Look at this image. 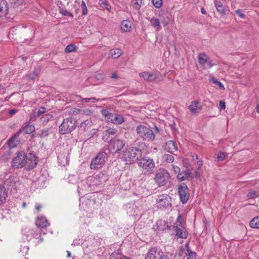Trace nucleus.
<instances>
[{
  "label": "nucleus",
  "instance_id": "nucleus-16",
  "mask_svg": "<svg viewBox=\"0 0 259 259\" xmlns=\"http://www.w3.org/2000/svg\"><path fill=\"white\" fill-rule=\"evenodd\" d=\"M107 121L114 124H121L123 122L124 118L120 114L111 113L108 114Z\"/></svg>",
  "mask_w": 259,
  "mask_h": 259
},
{
  "label": "nucleus",
  "instance_id": "nucleus-3",
  "mask_svg": "<svg viewBox=\"0 0 259 259\" xmlns=\"http://www.w3.org/2000/svg\"><path fill=\"white\" fill-rule=\"evenodd\" d=\"M138 136L144 141H152L155 139V134L153 131L147 126L139 124L136 127Z\"/></svg>",
  "mask_w": 259,
  "mask_h": 259
},
{
  "label": "nucleus",
  "instance_id": "nucleus-17",
  "mask_svg": "<svg viewBox=\"0 0 259 259\" xmlns=\"http://www.w3.org/2000/svg\"><path fill=\"white\" fill-rule=\"evenodd\" d=\"M117 133V131L115 128H109L103 132L102 139L105 142H109L112 139L111 137L115 136Z\"/></svg>",
  "mask_w": 259,
  "mask_h": 259
},
{
  "label": "nucleus",
  "instance_id": "nucleus-4",
  "mask_svg": "<svg viewBox=\"0 0 259 259\" xmlns=\"http://www.w3.org/2000/svg\"><path fill=\"white\" fill-rule=\"evenodd\" d=\"M170 179V175L165 169L160 168L155 173L154 180L159 186H162L167 184Z\"/></svg>",
  "mask_w": 259,
  "mask_h": 259
},
{
  "label": "nucleus",
  "instance_id": "nucleus-32",
  "mask_svg": "<svg viewBox=\"0 0 259 259\" xmlns=\"http://www.w3.org/2000/svg\"><path fill=\"white\" fill-rule=\"evenodd\" d=\"M159 72L151 73L148 72V75L146 80L148 81H153L159 77Z\"/></svg>",
  "mask_w": 259,
  "mask_h": 259
},
{
  "label": "nucleus",
  "instance_id": "nucleus-18",
  "mask_svg": "<svg viewBox=\"0 0 259 259\" xmlns=\"http://www.w3.org/2000/svg\"><path fill=\"white\" fill-rule=\"evenodd\" d=\"M191 166L188 167L186 166V169L185 171L179 173L177 175V178L181 181H184L185 180H188L189 179H192V177L191 176V171H192Z\"/></svg>",
  "mask_w": 259,
  "mask_h": 259
},
{
  "label": "nucleus",
  "instance_id": "nucleus-13",
  "mask_svg": "<svg viewBox=\"0 0 259 259\" xmlns=\"http://www.w3.org/2000/svg\"><path fill=\"white\" fill-rule=\"evenodd\" d=\"M173 230L175 232V238L177 239H178L179 238H187L188 234V232L185 228L182 227V226H174L173 227Z\"/></svg>",
  "mask_w": 259,
  "mask_h": 259
},
{
  "label": "nucleus",
  "instance_id": "nucleus-39",
  "mask_svg": "<svg viewBox=\"0 0 259 259\" xmlns=\"http://www.w3.org/2000/svg\"><path fill=\"white\" fill-rule=\"evenodd\" d=\"M143 0H132V4L133 8L136 10H139L142 4Z\"/></svg>",
  "mask_w": 259,
  "mask_h": 259
},
{
  "label": "nucleus",
  "instance_id": "nucleus-42",
  "mask_svg": "<svg viewBox=\"0 0 259 259\" xmlns=\"http://www.w3.org/2000/svg\"><path fill=\"white\" fill-rule=\"evenodd\" d=\"M76 46L74 44H70V45H68L66 47V48L65 49V53H69L75 52V51H76Z\"/></svg>",
  "mask_w": 259,
  "mask_h": 259
},
{
  "label": "nucleus",
  "instance_id": "nucleus-22",
  "mask_svg": "<svg viewBox=\"0 0 259 259\" xmlns=\"http://www.w3.org/2000/svg\"><path fill=\"white\" fill-rule=\"evenodd\" d=\"M35 130V127L30 125L29 123H25L23 125L19 130L18 132H20V134L23 132H24L25 134H30L33 133Z\"/></svg>",
  "mask_w": 259,
  "mask_h": 259
},
{
  "label": "nucleus",
  "instance_id": "nucleus-38",
  "mask_svg": "<svg viewBox=\"0 0 259 259\" xmlns=\"http://www.w3.org/2000/svg\"><path fill=\"white\" fill-rule=\"evenodd\" d=\"M41 72V68L38 67L35 68L32 74L29 75V78L30 79H34L35 77L37 76Z\"/></svg>",
  "mask_w": 259,
  "mask_h": 259
},
{
  "label": "nucleus",
  "instance_id": "nucleus-43",
  "mask_svg": "<svg viewBox=\"0 0 259 259\" xmlns=\"http://www.w3.org/2000/svg\"><path fill=\"white\" fill-rule=\"evenodd\" d=\"M258 196V193L253 190H250L247 193V197L248 199L255 198Z\"/></svg>",
  "mask_w": 259,
  "mask_h": 259
},
{
  "label": "nucleus",
  "instance_id": "nucleus-23",
  "mask_svg": "<svg viewBox=\"0 0 259 259\" xmlns=\"http://www.w3.org/2000/svg\"><path fill=\"white\" fill-rule=\"evenodd\" d=\"M46 112V108L44 107H41L38 109H35L30 117V120L31 121H34L35 120L36 118L40 116L41 114H43Z\"/></svg>",
  "mask_w": 259,
  "mask_h": 259
},
{
  "label": "nucleus",
  "instance_id": "nucleus-57",
  "mask_svg": "<svg viewBox=\"0 0 259 259\" xmlns=\"http://www.w3.org/2000/svg\"><path fill=\"white\" fill-rule=\"evenodd\" d=\"M81 112L80 114H82V115H85V114L89 115L92 113L91 111L89 109H85V110L81 109Z\"/></svg>",
  "mask_w": 259,
  "mask_h": 259
},
{
  "label": "nucleus",
  "instance_id": "nucleus-12",
  "mask_svg": "<svg viewBox=\"0 0 259 259\" xmlns=\"http://www.w3.org/2000/svg\"><path fill=\"white\" fill-rule=\"evenodd\" d=\"M4 184L12 191V190H17L21 185V183L18 177L10 176L8 179L5 180Z\"/></svg>",
  "mask_w": 259,
  "mask_h": 259
},
{
  "label": "nucleus",
  "instance_id": "nucleus-25",
  "mask_svg": "<svg viewBox=\"0 0 259 259\" xmlns=\"http://www.w3.org/2000/svg\"><path fill=\"white\" fill-rule=\"evenodd\" d=\"M8 4L5 0H0V17L7 14Z\"/></svg>",
  "mask_w": 259,
  "mask_h": 259
},
{
  "label": "nucleus",
  "instance_id": "nucleus-10",
  "mask_svg": "<svg viewBox=\"0 0 259 259\" xmlns=\"http://www.w3.org/2000/svg\"><path fill=\"white\" fill-rule=\"evenodd\" d=\"M171 198L167 194H162L158 196L156 199L157 207L160 209L170 207Z\"/></svg>",
  "mask_w": 259,
  "mask_h": 259
},
{
  "label": "nucleus",
  "instance_id": "nucleus-28",
  "mask_svg": "<svg viewBox=\"0 0 259 259\" xmlns=\"http://www.w3.org/2000/svg\"><path fill=\"white\" fill-rule=\"evenodd\" d=\"M53 118V115L51 114H47L44 115L39 119V124L43 125H46L49 121L51 120Z\"/></svg>",
  "mask_w": 259,
  "mask_h": 259
},
{
  "label": "nucleus",
  "instance_id": "nucleus-24",
  "mask_svg": "<svg viewBox=\"0 0 259 259\" xmlns=\"http://www.w3.org/2000/svg\"><path fill=\"white\" fill-rule=\"evenodd\" d=\"M36 224L37 226L42 228L47 227L49 225L46 218L41 215L37 217Z\"/></svg>",
  "mask_w": 259,
  "mask_h": 259
},
{
  "label": "nucleus",
  "instance_id": "nucleus-2",
  "mask_svg": "<svg viewBox=\"0 0 259 259\" xmlns=\"http://www.w3.org/2000/svg\"><path fill=\"white\" fill-rule=\"evenodd\" d=\"M77 120L72 117L63 119L59 126V133L62 135L68 134L74 131L77 126Z\"/></svg>",
  "mask_w": 259,
  "mask_h": 259
},
{
  "label": "nucleus",
  "instance_id": "nucleus-51",
  "mask_svg": "<svg viewBox=\"0 0 259 259\" xmlns=\"http://www.w3.org/2000/svg\"><path fill=\"white\" fill-rule=\"evenodd\" d=\"M12 154V152L10 151V149L6 151L4 154L3 155V157H4V159H8L10 158V156Z\"/></svg>",
  "mask_w": 259,
  "mask_h": 259
},
{
  "label": "nucleus",
  "instance_id": "nucleus-49",
  "mask_svg": "<svg viewBox=\"0 0 259 259\" xmlns=\"http://www.w3.org/2000/svg\"><path fill=\"white\" fill-rule=\"evenodd\" d=\"M81 112V109L75 108H71L70 110V113L73 115L80 114Z\"/></svg>",
  "mask_w": 259,
  "mask_h": 259
},
{
  "label": "nucleus",
  "instance_id": "nucleus-44",
  "mask_svg": "<svg viewBox=\"0 0 259 259\" xmlns=\"http://www.w3.org/2000/svg\"><path fill=\"white\" fill-rule=\"evenodd\" d=\"M152 3L156 8H160L162 5V0H152Z\"/></svg>",
  "mask_w": 259,
  "mask_h": 259
},
{
  "label": "nucleus",
  "instance_id": "nucleus-62",
  "mask_svg": "<svg viewBox=\"0 0 259 259\" xmlns=\"http://www.w3.org/2000/svg\"><path fill=\"white\" fill-rule=\"evenodd\" d=\"M191 157L193 159V160L194 161H196L197 162V161L199 160V158H198V156L195 154H192L191 153Z\"/></svg>",
  "mask_w": 259,
  "mask_h": 259
},
{
  "label": "nucleus",
  "instance_id": "nucleus-1",
  "mask_svg": "<svg viewBox=\"0 0 259 259\" xmlns=\"http://www.w3.org/2000/svg\"><path fill=\"white\" fill-rule=\"evenodd\" d=\"M142 155V151L139 148L131 147L126 149L123 152L122 159L127 164L134 163Z\"/></svg>",
  "mask_w": 259,
  "mask_h": 259
},
{
  "label": "nucleus",
  "instance_id": "nucleus-9",
  "mask_svg": "<svg viewBox=\"0 0 259 259\" xmlns=\"http://www.w3.org/2000/svg\"><path fill=\"white\" fill-rule=\"evenodd\" d=\"M198 62L203 69L212 67L214 64L212 60L204 53H200L198 55Z\"/></svg>",
  "mask_w": 259,
  "mask_h": 259
},
{
  "label": "nucleus",
  "instance_id": "nucleus-6",
  "mask_svg": "<svg viewBox=\"0 0 259 259\" xmlns=\"http://www.w3.org/2000/svg\"><path fill=\"white\" fill-rule=\"evenodd\" d=\"M107 159L106 152L102 151L99 152L95 158H94L90 164V167L92 169H98L102 167L105 164L106 160Z\"/></svg>",
  "mask_w": 259,
  "mask_h": 259
},
{
  "label": "nucleus",
  "instance_id": "nucleus-53",
  "mask_svg": "<svg viewBox=\"0 0 259 259\" xmlns=\"http://www.w3.org/2000/svg\"><path fill=\"white\" fill-rule=\"evenodd\" d=\"M235 13L238 15V16L241 18H244L245 17V15L243 13V11L242 10H237L235 11Z\"/></svg>",
  "mask_w": 259,
  "mask_h": 259
},
{
  "label": "nucleus",
  "instance_id": "nucleus-19",
  "mask_svg": "<svg viewBox=\"0 0 259 259\" xmlns=\"http://www.w3.org/2000/svg\"><path fill=\"white\" fill-rule=\"evenodd\" d=\"M19 135L20 132H17L14 135L7 141V144L10 149L15 148L19 144L20 140L17 139V137H19Z\"/></svg>",
  "mask_w": 259,
  "mask_h": 259
},
{
  "label": "nucleus",
  "instance_id": "nucleus-46",
  "mask_svg": "<svg viewBox=\"0 0 259 259\" xmlns=\"http://www.w3.org/2000/svg\"><path fill=\"white\" fill-rule=\"evenodd\" d=\"M81 8L82 9V15H85L88 13V9L86 6L85 3L83 1H82L81 4Z\"/></svg>",
  "mask_w": 259,
  "mask_h": 259
},
{
  "label": "nucleus",
  "instance_id": "nucleus-35",
  "mask_svg": "<svg viewBox=\"0 0 259 259\" xmlns=\"http://www.w3.org/2000/svg\"><path fill=\"white\" fill-rule=\"evenodd\" d=\"M249 225L252 228L259 229V216L253 218L250 222Z\"/></svg>",
  "mask_w": 259,
  "mask_h": 259
},
{
  "label": "nucleus",
  "instance_id": "nucleus-47",
  "mask_svg": "<svg viewBox=\"0 0 259 259\" xmlns=\"http://www.w3.org/2000/svg\"><path fill=\"white\" fill-rule=\"evenodd\" d=\"M186 255H187V259H195L196 253L194 251H190L186 253Z\"/></svg>",
  "mask_w": 259,
  "mask_h": 259
},
{
  "label": "nucleus",
  "instance_id": "nucleus-58",
  "mask_svg": "<svg viewBox=\"0 0 259 259\" xmlns=\"http://www.w3.org/2000/svg\"><path fill=\"white\" fill-rule=\"evenodd\" d=\"M172 169L175 174H179L180 173L181 170L179 167L172 165Z\"/></svg>",
  "mask_w": 259,
  "mask_h": 259
},
{
  "label": "nucleus",
  "instance_id": "nucleus-5",
  "mask_svg": "<svg viewBox=\"0 0 259 259\" xmlns=\"http://www.w3.org/2000/svg\"><path fill=\"white\" fill-rule=\"evenodd\" d=\"M138 166L143 172H153L155 168V163L152 159L145 157L138 162Z\"/></svg>",
  "mask_w": 259,
  "mask_h": 259
},
{
  "label": "nucleus",
  "instance_id": "nucleus-60",
  "mask_svg": "<svg viewBox=\"0 0 259 259\" xmlns=\"http://www.w3.org/2000/svg\"><path fill=\"white\" fill-rule=\"evenodd\" d=\"M85 102H92L94 103L96 101V98H85L83 99Z\"/></svg>",
  "mask_w": 259,
  "mask_h": 259
},
{
  "label": "nucleus",
  "instance_id": "nucleus-48",
  "mask_svg": "<svg viewBox=\"0 0 259 259\" xmlns=\"http://www.w3.org/2000/svg\"><path fill=\"white\" fill-rule=\"evenodd\" d=\"M105 77V75L103 73H97L95 74V78L98 81L102 80Z\"/></svg>",
  "mask_w": 259,
  "mask_h": 259
},
{
  "label": "nucleus",
  "instance_id": "nucleus-29",
  "mask_svg": "<svg viewBox=\"0 0 259 259\" xmlns=\"http://www.w3.org/2000/svg\"><path fill=\"white\" fill-rule=\"evenodd\" d=\"M131 29V24L130 21L124 20L121 23V29L124 32H129Z\"/></svg>",
  "mask_w": 259,
  "mask_h": 259
},
{
  "label": "nucleus",
  "instance_id": "nucleus-26",
  "mask_svg": "<svg viewBox=\"0 0 259 259\" xmlns=\"http://www.w3.org/2000/svg\"><path fill=\"white\" fill-rule=\"evenodd\" d=\"M8 196L7 191L4 186L0 185V205L6 200Z\"/></svg>",
  "mask_w": 259,
  "mask_h": 259
},
{
  "label": "nucleus",
  "instance_id": "nucleus-52",
  "mask_svg": "<svg viewBox=\"0 0 259 259\" xmlns=\"http://www.w3.org/2000/svg\"><path fill=\"white\" fill-rule=\"evenodd\" d=\"M60 13L63 16H67L71 17H73V15L72 14V13H71L70 12H69L68 11H67L66 10H62L60 11Z\"/></svg>",
  "mask_w": 259,
  "mask_h": 259
},
{
  "label": "nucleus",
  "instance_id": "nucleus-41",
  "mask_svg": "<svg viewBox=\"0 0 259 259\" xmlns=\"http://www.w3.org/2000/svg\"><path fill=\"white\" fill-rule=\"evenodd\" d=\"M162 159L167 163H172L174 160V157L172 155L170 154H164Z\"/></svg>",
  "mask_w": 259,
  "mask_h": 259
},
{
  "label": "nucleus",
  "instance_id": "nucleus-56",
  "mask_svg": "<svg viewBox=\"0 0 259 259\" xmlns=\"http://www.w3.org/2000/svg\"><path fill=\"white\" fill-rule=\"evenodd\" d=\"M148 75V72H143L139 73V76L141 78H144L145 80Z\"/></svg>",
  "mask_w": 259,
  "mask_h": 259
},
{
  "label": "nucleus",
  "instance_id": "nucleus-30",
  "mask_svg": "<svg viewBox=\"0 0 259 259\" xmlns=\"http://www.w3.org/2000/svg\"><path fill=\"white\" fill-rule=\"evenodd\" d=\"M157 229L159 231L169 229V227L167 222L163 220H159L157 222Z\"/></svg>",
  "mask_w": 259,
  "mask_h": 259
},
{
  "label": "nucleus",
  "instance_id": "nucleus-34",
  "mask_svg": "<svg viewBox=\"0 0 259 259\" xmlns=\"http://www.w3.org/2000/svg\"><path fill=\"white\" fill-rule=\"evenodd\" d=\"M109 54L114 58H118L121 55V51L119 49H112L110 50Z\"/></svg>",
  "mask_w": 259,
  "mask_h": 259
},
{
  "label": "nucleus",
  "instance_id": "nucleus-7",
  "mask_svg": "<svg viewBox=\"0 0 259 259\" xmlns=\"http://www.w3.org/2000/svg\"><path fill=\"white\" fill-rule=\"evenodd\" d=\"M27 154L23 151L17 153V156L13 159L12 166L14 168L22 167L26 165Z\"/></svg>",
  "mask_w": 259,
  "mask_h": 259
},
{
  "label": "nucleus",
  "instance_id": "nucleus-11",
  "mask_svg": "<svg viewBox=\"0 0 259 259\" xmlns=\"http://www.w3.org/2000/svg\"><path fill=\"white\" fill-rule=\"evenodd\" d=\"M178 190L181 202L186 203L189 198V191L187 185L185 183H181L178 185Z\"/></svg>",
  "mask_w": 259,
  "mask_h": 259
},
{
  "label": "nucleus",
  "instance_id": "nucleus-61",
  "mask_svg": "<svg viewBox=\"0 0 259 259\" xmlns=\"http://www.w3.org/2000/svg\"><path fill=\"white\" fill-rule=\"evenodd\" d=\"M102 113L105 116V119L107 120L108 114H110L111 113H109L107 110H103L102 111Z\"/></svg>",
  "mask_w": 259,
  "mask_h": 259
},
{
  "label": "nucleus",
  "instance_id": "nucleus-8",
  "mask_svg": "<svg viewBox=\"0 0 259 259\" xmlns=\"http://www.w3.org/2000/svg\"><path fill=\"white\" fill-rule=\"evenodd\" d=\"M109 142V149L112 153H118L125 145L124 140L117 139H113Z\"/></svg>",
  "mask_w": 259,
  "mask_h": 259
},
{
  "label": "nucleus",
  "instance_id": "nucleus-33",
  "mask_svg": "<svg viewBox=\"0 0 259 259\" xmlns=\"http://www.w3.org/2000/svg\"><path fill=\"white\" fill-rule=\"evenodd\" d=\"M160 19L162 24L164 26H166L168 24L169 22V15L168 14L161 15L160 16Z\"/></svg>",
  "mask_w": 259,
  "mask_h": 259
},
{
  "label": "nucleus",
  "instance_id": "nucleus-37",
  "mask_svg": "<svg viewBox=\"0 0 259 259\" xmlns=\"http://www.w3.org/2000/svg\"><path fill=\"white\" fill-rule=\"evenodd\" d=\"M215 6L218 12L221 14H224L225 13L224 8L222 4L220 2L216 1L215 2Z\"/></svg>",
  "mask_w": 259,
  "mask_h": 259
},
{
  "label": "nucleus",
  "instance_id": "nucleus-36",
  "mask_svg": "<svg viewBox=\"0 0 259 259\" xmlns=\"http://www.w3.org/2000/svg\"><path fill=\"white\" fill-rule=\"evenodd\" d=\"M92 125V121L90 120H85L80 123V127L84 131H87Z\"/></svg>",
  "mask_w": 259,
  "mask_h": 259
},
{
  "label": "nucleus",
  "instance_id": "nucleus-55",
  "mask_svg": "<svg viewBox=\"0 0 259 259\" xmlns=\"http://www.w3.org/2000/svg\"><path fill=\"white\" fill-rule=\"evenodd\" d=\"M49 134V130H45L41 132V134H40L39 136L41 137H45L48 135Z\"/></svg>",
  "mask_w": 259,
  "mask_h": 259
},
{
  "label": "nucleus",
  "instance_id": "nucleus-63",
  "mask_svg": "<svg viewBox=\"0 0 259 259\" xmlns=\"http://www.w3.org/2000/svg\"><path fill=\"white\" fill-rule=\"evenodd\" d=\"M42 208L41 205L40 204L36 203L35 205V208L37 210V211H39Z\"/></svg>",
  "mask_w": 259,
  "mask_h": 259
},
{
  "label": "nucleus",
  "instance_id": "nucleus-20",
  "mask_svg": "<svg viewBox=\"0 0 259 259\" xmlns=\"http://www.w3.org/2000/svg\"><path fill=\"white\" fill-rule=\"evenodd\" d=\"M188 108L192 114H195L201 109V106L200 105V102L198 100H195L191 102Z\"/></svg>",
  "mask_w": 259,
  "mask_h": 259
},
{
  "label": "nucleus",
  "instance_id": "nucleus-59",
  "mask_svg": "<svg viewBox=\"0 0 259 259\" xmlns=\"http://www.w3.org/2000/svg\"><path fill=\"white\" fill-rule=\"evenodd\" d=\"M219 106L221 110L225 109L226 108L225 103L222 101H220Z\"/></svg>",
  "mask_w": 259,
  "mask_h": 259
},
{
  "label": "nucleus",
  "instance_id": "nucleus-21",
  "mask_svg": "<svg viewBox=\"0 0 259 259\" xmlns=\"http://www.w3.org/2000/svg\"><path fill=\"white\" fill-rule=\"evenodd\" d=\"M164 149L167 152L174 154L177 150V145L176 142L172 140H169L166 142Z\"/></svg>",
  "mask_w": 259,
  "mask_h": 259
},
{
  "label": "nucleus",
  "instance_id": "nucleus-31",
  "mask_svg": "<svg viewBox=\"0 0 259 259\" xmlns=\"http://www.w3.org/2000/svg\"><path fill=\"white\" fill-rule=\"evenodd\" d=\"M110 259H132L128 257L122 255L118 252H114L111 255Z\"/></svg>",
  "mask_w": 259,
  "mask_h": 259
},
{
  "label": "nucleus",
  "instance_id": "nucleus-54",
  "mask_svg": "<svg viewBox=\"0 0 259 259\" xmlns=\"http://www.w3.org/2000/svg\"><path fill=\"white\" fill-rule=\"evenodd\" d=\"M100 5L105 9H108L107 0H100Z\"/></svg>",
  "mask_w": 259,
  "mask_h": 259
},
{
  "label": "nucleus",
  "instance_id": "nucleus-45",
  "mask_svg": "<svg viewBox=\"0 0 259 259\" xmlns=\"http://www.w3.org/2000/svg\"><path fill=\"white\" fill-rule=\"evenodd\" d=\"M226 157V154L223 152L220 151L217 155V159L218 161H221L225 159Z\"/></svg>",
  "mask_w": 259,
  "mask_h": 259
},
{
  "label": "nucleus",
  "instance_id": "nucleus-14",
  "mask_svg": "<svg viewBox=\"0 0 259 259\" xmlns=\"http://www.w3.org/2000/svg\"><path fill=\"white\" fill-rule=\"evenodd\" d=\"M162 251L159 248L153 247L147 253L145 259H159Z\"/></svg>",
  "mask_w": 259,
  "mask_h": 259
},
{
  "label": "nucleus",
  "instance_id": "nucleus-64",
  "mask_svg": "<svg viewBox=\"0 0 259 259\" xmlns=\"http://www.w3.org/2000/svg\"><path fill=\"white\" fill-rule=\"evenodd\" d=\"M110 77L112 78H113V79H117L118 78V76H117V73L116 72L112 73L111 75H110Z\"/></svg>",
  "mask_w": 259,
  "mask_h": 259
},
{
  "label": "nucleus",
  "instance_id": "nucleus-40",
  "mask_svg": "<svg viewBox=\"0 0 259 259\" xmlns=\"http://www.w3.org/2000/svg\"><path fill=\"white\" fill-rule=\"evenodd\" d=\"M210 80L214 84L218 86L220 89L222 90H225L224 85L220 81L216 79L214 77H212Z\"/></svg>",
  "mask_w": 259,
  "mask_h": 259
},
{
  "label": "nucleus",
  "instance_id": "nucleus-15",
  "mask_svg": "<svg viewBox=\"0 0 259 259\" xmlns=\"http://www.w3.org/2000/svg\"><path fill=\"white\" fill-rule=\"evenodd\" d=\"M26 165L29 169H32L34 168L38 162L36 156L33 153H29L28 155H27V158H26Z\"/></svg>",
  "mask_w": 259,
  "mask_h": 259
},
{
  "label": "nucleus",
  "instance_id": "nucleus-50",
  "mask_svg": "<svg viewBox=\"0 0 259 259\" xmlns=\"http://www.w3.org/2000/svg\"><path fill=\"white\" fill-rule=\"evenodd\" d=\"M172 255L171 253L164 254L162 252L161 255H160L159 259H172Z\"/></svg>",
  "mask_w": 259,
  "mask_h": 259
},
{
  "label": "nucleus",
  "instance_id": "nucleus-27",
  "mask_svg": "<svg viewBox=\"0 0 259 259\" xmlns=\"http://www.w3.org/2000/svg\"><path fill=\"white\" fill-rule=\"evenodd\" d=\"M150 23L156 31H159L161 29L160 21L159 19L153 17L150 20Z\"/></svg>",
  "mask_w": 259,
  "mask_h": 259
}]
</instances>
